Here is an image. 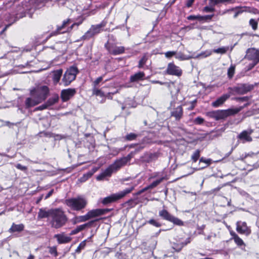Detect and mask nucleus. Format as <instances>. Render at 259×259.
<instances>
[{"instance_id": "f257e3e1", "label": "nucleus", "mask_w": 259, "mask_h": 259, "mask_svg": "<svg viewBox=\"0 0 259 259\" xmlns=\"http://www.w3.org/2000/svg\"><path fill=\"white\" fill-rule=\"evenodd\" d=\"M51 214L50 223L52 228L59 229L63 227L68 221L64 211L61 208H54Z\"/></svg>"}, {"instance_id": "f03ea898", "label": "nucleus", "mask_w": 259, "mask_h": 259, "mask_svg": "<svg viewBox=\"0 0 259 259\" xmlns=\"http://www.w3.org/2000/svg\"><path fill=\"white\" fill-rule=\"evenodd\" d=\"M240 111L239 108L228 109L227 110H218L208 112L206 113L207 116L216 120L224 119L227 117L236 114Z\"/></svg>"}, {"instance_id": "7ed1b4c3", "label": "nucleus", "mask_w": 259, "mask_h": 259, "mask_svg": "<svg viewBox=\"0 0 259 259\" xmlns=\"http://www.w3.org/2000/svg\"><path fill=\"white\" fill-rule=\"evenodd\" d=\"M87 200L81 196L66 199L65 203L71 209L79 211L84 208L87 204Z\"/></svg>"}, {"instance_id": "20e7f679", "label": "nucleus", "mask_w": 259, "mask_h": 259, "mask_svg": "<svg viewBox=\"0 0 259 259\" xmlns=\"http://www.w3.org/2000/svg\"><path fill=\"white\" fill-rule=\"evenodd\" d=\"M106 24V22L103 21L99 24L92 25L89 30L81 37V40H89L94 36L100 33L102 31L103 28Z\"/></svg>"}, {"instance_id": "39448f33", "label": "nucleus", "mask_w": 259, "mask_h": 259, "mask_svg": "<svg viewBox=\"0 0 259 259\" xmlns=\"http://www.w3.org/2000/svg\"><path fill=\"white\" fill-rule=\"evenodd\" d=\"M134 188V186H132L123 191H120L118 193L111 194V195L104 198L102 200V203L104 205H106L118 200L124 197L126 194L130 193Z\"/></svg>"}, {"instance_id": "423d86ee", "label": "nucleus", "mask_w": 259, "mask_h": 259, "mask_svg": "<svg viewBox=\"0 0 259 259\" xmlns=\"http://www.w3.org/2000/svg\"><path fill=\"white\" fill-rule=\"evenodd\" d=\"M49 93V88L47 86H42L32 90L30 95L40 103L47 98Z\"/></svg>"}, {"instance_id": "0eeeda50", "label": "nucleus", "mask_w": 259, "mask_h": 259, "mask_svg": "<svg viewBox=\"0 0 259 259\" xmlns=\"http://www.w3.org/2000/svg\"><path fill=\"white\" fill-rule=\"evenodd\" d=\"M78 70L75 66H71L65 71L62 82L64 85H69L72 81L75 79Z\"/></svg>"}, {"instance_id": "6e6552de", "label": "nucleus", "mask_w": 259, "mask_h": 259, "mask_svg": "<svg viewBox=\"0 0 259 259\" xmlns=\"http://www.w3.org/2000/svg\"><path fill=\"white\" fill-rule=\"evenodd\" d=\"M159 215L163 220L172 223L174 225L179 226H184V222L182 220L171 215L166 209L160 210Z\"/></svg>"}, {"instance_id": "1a4fd4ad", "label": "nucleus", "mask_w": 259, "mask_h": 259, "mask_svg": "<svg viewBox=\"0 0 259 259\" xmlns=\"http://www.w3.org/2000/svg\"><path fill=\"white\" fill-rule=\"evenodd\" d=\"M253 88V86L252 85L248 84H239L237 86L229 88L228 90L231 94H234V93H235L237 94L243 95L252 90Z\"/></svg>"}, {"instance_id": "9d476101", "label": "nucleus", "mask_w": 259, "mask_h": 259, "mask_svg": "<svg viewBox=\"0 0 259 259\" xmlns=\"http://www.w3.org/2000/svg\"><path fill=\"white\" fill-rule=\"evenodd\" d=\"M71 22L70 19H67L63 21L61 26H57L56 31L53 32V34L55 35L60 33H64L65 32H70L74 27H77L81 23H74L70 27H68L67 30L61 32V31L65 29L68 25H69Z\"/></svg>"}, {"instance_id": "9b49d317", "label": "nucleus", "mask_w": 259, "mask_h": 259, "mask_svg": "<svg viewBox=\"0 0 259 259\" xmlns=\"http://www.w3.org/2000/svg\"><path fill=\"white\" fill-rule=\"evenodd\" d=\"M245 58L249 60L252 61V67H254L259 62V50L254 48L248 49L246 51Z\"/></svg>"}, {"instance_id": "f8f14e48", "label": "nucleus", "mask_w": 259, "mask_h": 259, "mask_svg": "<svg viewBox=\"0 0 259 259\" xmlns=\"http://www.w3.org/2000/svg\"><path fill=\"white\" fill-rule=\"evenodd\" d=\"M253 132V130L251 128L243 131L238 135L237 138L240 140L242 143L250 142L252 141L251 135Z\"/></svg>"}, {"instance_id": "ddd939ff", "label": "nucleus", "mask_w": 259, "mask_h": 259, "mask_svg": "<svg viewBox=\"0 0 259 259\" xmlns=\"http://www.w3.org/2000/svg\"><path fill=\"white\" fill-rule=\"evenodd\" d=\"M236 231L240 234L248 236L251 233L250 228L245 222L238 221L236 223Z\"/></svg>"}, {"instance_id": "4468645a", "label": "nucleus", "mask_w": 259, "mask_h": 259, "mask_svg": "<svg viewBox=\"0 0 259 259\" xmlns=\"http://www.w3.org/2000/svg\"><path fill=\"white\" fill-rule=\"evenodd\" d=\"M105 47L109 53L114 55H119L124 52V48L123 47H116L113 44H109L108 42L105 44Z\"/></svg>"}, {"instance_id": "2eb2a0df", "label": "nucleus", "mask_w": 259, "mask_h": 259, "mask_svg": "<svg viewBox=\"0 0 259 259\" xmlns=\"http://www.w3.org/2000/svg\"><path fill=\"white\" fill-rule=\"evenodd\" d=\"M165 71L167 74L177 76H180L182 74V70L173 63H169L168 64Z\"/></svg>"}, {"instance_id": "dca6fc26", "label": "nucleus", "mask_w": 259, "mask_h": 259, "mask_svg": "<svg viewBox=\"0 0 259 259\" xmlns=\"http://www.w3.org/2000/svg\"><path fill=\"white\" fill-rule=\"evenodd\" d=\"M76 92V90L72 88L62 90L61 92V98L62 101L67 102L74 96Z\"/></svg>"}, {"instance_id": "f3484780", "label": "nucleus", "mask_w": 259, "mask_h": 259, "mask_svg": "<svg viewBox=\"0 0 259 259\" xmlns=\"http://www.w3.org/2000/svg\"><path fill=\"white\" fill-rule=\"evenodd\" d=\"M115 172L113 168L111 165H110L108 168H107L104 171H103L102 173L99 174L97 177V180L98 181H102L104 180L105 177H110L113 172Z\"/></svg>"}, {"instance_id": "a211bd4d", "label": "nucleus", "mask_w": 259, "mask_h": 259, "mask_svg": "<svg viewBox=\"0 0 259 259\" xmlns=\"http://www.w3.org/2000/svg\"><path fill=\"white\" fill-rule=\"evenodd\" d=\"M230 92L229 93L224 94L219 98H218L215 101L213 102L212 105L213 107H217L222 105L229 97H230Z\"/></svg>"}, {"instance_id": "6ab92c4d", "label": "nucleus", "mask_w": 259, "mask_h": 259, "mask_svg": "<svg viewBox=\"0 0 259 259\" xmlns=\"http://www.w3.org/2000/svg\"><path fill=\"white\" fill-rule=\"evenodd\" d=\"M183 114V110L181 106H179L175 108L171 112V116L175 118L176 120H179L182 117Z\"/></svg>"}, {"instance_id": "aec40b11", "label": "nucleus", "mask_w": 259, "mask_h": 259, "mask_svg": "<svg viewBox=\"0 0 259 259\" xmlns=\"http://www.w3.org/2000/svg\"><path fill=\"white\" fill-rule=\"evenodd\" d=\"M54 238H56L58 243L63 244L69 242L71 240V238L69 236H65L63 234H55Z\"/></svg>"}, {"instance_id": "412c9836", "label": "nucleus", "mask_w": 259, "mask_h": 259, "mask_svg": "<svg viewBox=\"0 0 259 259\" xmlns=\"http://www.w3.org/2000/svg\"><path fill=\"white\" fill-rule=\"evenodd\" d=\"M53 211L54 209H50L48 210H46L42 208H40L38 213V218L39 219L50 218L51 219L52 216L51 214Z\"/></svg>"}, {"instance_id": "4be33fe9", "label": "nucleus", "mask_w": 259, "mask_h": 259, "mask_svg": "<svg viewBox=\"0 0 259 259\" xmlns=\"http://www.w3.org/2000/svg\"><path fill=\"white\" fill-rule=\"evenodd\" d=\"M126 162L124 159L121 158L116 160L113 164H111L116 172L121 167L124 166L126 164Z\"/></svg>"}, {"instance_id": "5701e85b", "label": "nucleus", "mask_w": 259, "mask_h": 259, "mask_svg": "<svg viewBox=\"0 0 259 259\" xmlns=\"http://www.w3.org/2000/svg\"><path fill=\"white\" fill-rule=\"evenodd\" d=\"M106 212L105 209H96L89 211L88 213L90 219L95 218L104 214Z\"/></svg>"}, {"instance_id": "b1692460", "label": "nucleus", "mask_w": 259, "mask_h": 259, "mask_svg": "<svg viewBox=\"0 0 259 259\" xmlns=\"http://www.w3.org/2000/svg\"><path fill=\"white\" fill-rule=\"evenodd\" d=\"M230 235L232 236L231 239H233L235 243L239 246H241L242 245L245 246L244 242L243 240L240 238L239 236L236 234L234 232L231 231Z\"/></svg>"}, {"instance_id": "393cba45", "label": "nucleus", "mask_w": 259, "mask_h": 259, "mask_svg": "<svg viewBox=\"0 0 259 259\" xmlns=\"http://www.w3.org/2000/svg\"><path fill=\"white\" fill-rule=\"evenodd\" d=\"M39 103L37 101L35 98H26L25 101V106L26 108H29L30 107L34 106Z\"/></svg>"}, {"instance_id": "a878e982", "label": "nucleus", "mask_w": 259, "mask_h": 259, "mask_svg": "<svg viewBox=\"0 0 259 259\" xmlns=\"http://www.w3.org/2000/svg\"><path fill=\"white\" fill-rule=\"evenodd\" d=\"M63 70L61 69L54 70L52 72L53 80L54 83H58L60 80V78L62 75Z\"/></svg>"}, {"instance_id": "bb28decb", "label": "nucleus", "mask_w": 259, "mask_h": 259, "mask_svg": "<svg viewBox=\"0 0 259 259\" xmlns=\"http://www.w3.org/2000/svg\"><path fill=\"white\" fill-rule=\"evenodd\" d=\"M145 77V73L143 72H138L135 74L131 76L130 81L131 82H136L143 80Z\"/></svg>"}, {"instance_id": "cd10ccee", "label": "nucleus", "mask_w": 259, "mask_h": 259, "mask_svg": "<svg viewBox=\"0 0 259 259\" xmlns=\"http://www.w3.org/2000/svg\"><path fill=\"white\" fill-rule=\"evenodd\" d=\"M26 2H25L24 3H22V6H19L17 7V13L16 14L17 17L20 18L26 16V11L27 9L24 7V5H26Z\"/></svg>"}, {"instance_id": "c85d7f7f", "label": "nucleus", "mask_w": 259, "mask_h": 259, "mask_svg": "<svg viewBox=\"0 0 259 259\" xmlns=\"http://www.w3.org/2000/svg\"><path fill=\"white\" fill-rule=\"evenodd\" d=\"M24 226L23 224L16 225L13 223L9 229L10 232H21L23 230Z\"/></svg>"}, {"instance_id": "c756f323", "label": "nucleus", "mask_w": 259, "mask_h": 259, "mask_svg": "<svg viewBox=\"0 0 259 259\" xmlns=\"http://www.w3.org/2000/svg\"><path fill=\"white\" fill-rule=\"evenodd\" d=\"M59 96L57 94L53 95L51 98H49V100L46 102L47 105L48 107L51 106L56 103H57L59 101Z\"/></svg>"}, {"instance_id": "7c9ffc66", "label": "nucleus", "mask_w": 259, "mask_h": 259, "mask_svg": "<svg viewBox=\"0 0 259 259\" xmlns=\"http://www.w3.org/2000/svg\"><path fill=\"white\" fill-rule=\"evenodd\" d=\"M157 243V241L155 238H151L147 242L148 244V248L149 250H154L156 248Z\"/></svg>"}, {"instance_id": "2f4dec72", "label": "nucleus", "mask_w": 259, "mask_h": 259, "mask_svg": "<svg viewBox=\"0 0 259 259\" xmlns=\"http://www.w3.org/2000/svg\"><path fill=\"white\" fill-rule=\"evenodd\" d=\"M235 0H209L212 6L217 5L220 3H232Z\"/></svg>"}, {"instance_id": "473e14b6", "label": "nucleus", "mask_w": 259, "mask_h": 259, "mask_svg": "<svg viewBox=\"0 0 259 259\" xmlns=\"http://www.w3.org/2000/svg\"><path fill=\"white\" fill-rule=\"evenodd\" d=\"M175 57L180 60H189L191 57L185 55L181 52L176 53L175 54Z\"/></svg>"}, {"instance_id": "72a5a7b5", "label": "nucleus", "mask_w": 259, "mask_h": 259, "mask_svg": "<svg viewBox=\"0 0 259 259\" xmlns=\"http://www.w3.org/2000/svg\"><path fill=\"white\" fill-rule=\"evenodd\" d=\"M183 247H184L183 245L182 244V242H181V243L174 242L172 244V249H174L176 251H177V252L180 251Z\"/></svg>"}, {"instance_id": "f704fd0d", "label": "nucleus", "mask_w": 259, "mask_h": 259, "mask_svg": "<svg viewBox=\"0 0 259 259\" xmlns=\"http://www.w3.org/2000/svg\"><path fill=\"white\" fill-rule=\"evenodd\" d=\"M93 94L101 97L105 96V95L104 94V92H102L101 90L98 89L96 87H93Z\"/></svg>"}, {"instance_id": "c9c22d12", "label": "nucleus", "mask_w": 259, "mask_h": 259, "mask_svg": "<svg viewBox=\"0 0 259 259\" xmlns=\"http://www.w3.org/2000/svg\"><path fill=\"white\" fill-rule=\"evenodd\" d=\"M164 179H165V178L164 177H162L159 178V179L154 181L150 185H149V188H151L152 189L153 188L156 187L160 183H161Z\"/></svg>"}, {"instance_id": "e433bc0d", "label": "nucleus", "mask_w": 259, "mask_h": 259, "mask_svg": "<svg viewBox=\"0 0 259 259\" xmlns=\"http://www.w3.org/2000/svg\"><path fill=\"white\" fill-rule=\"evenodd\" d=\"M148 59V57L147 55L145 54L142 57L141 59L139 61V65H138V67L139 68H141L143 67L144 65L146 63Z\"/></svg>"}, {"instance_id": "4c0bfd02", "label": "nucleus", "mask_w": 259, "mask_h": 259, "mask_svg": "<svg viewBox=\"0 0 259 259\" xmlns=\"http://www.w3.org/2000/svg\"><path fill=\"white\" fill-rule=\"evenodd\" d=\"M138 136V135L131 133L127 134L124 137V139L126 141H133V140H135L137 138Z\"/></svg>"}, {"instance_id": "58836bf2", "label": "nucleus", "mask_w": 259, "mask_h": 259, "mask_svg": "<svg viewBox=\"0 0 259 259\" xmlns=\"http://www.w3.org/2000/svg\"><path fill=\"white\" fill-rule=\"evenodd\" d=\"M200 151L198 149L194 151L192 155L191 156V159L193 162H195L197 161L200 157Z\"/></svg>"}, {"instance_id": "ea45409f", "label": "nucleus", "mask_w": 259, "mask_h": 259, "mask_svg": "<svg viewBox=\"0 0 259 259\" xmlns=\"http://www.w3.org/2000/svg\"><path fill=\"white\" fill-rule=\"evenodd\" d=\"M211 53H212V52L211 51H206L205 52H202V53H200L199 54H198L196 56V58H205V57H207L211 55Z\"/></svg>"}, {"instance_id": "a19ab883", "label": "nucleus", "mask_w": 259, "mask_h": 259, "mask_svg": "<svg viewBox=\"0 0 259 259\" xmlns=\"http://www.w3.org/2000/svg\"><path fill=\"white\" fill-rule=\"evenodd\" d=\"M235 67L234 65H231L228 69V76L229 78H231L235 73Z\"/></svg>"}, {"instance_id": "79ce46f5", "label": "nucleus", "mask_w": 259, "mask_h": 259, "mask_svg": "<svg viewBox=\"0 0 259 259\" xmlns=\"http://www.w3.org/2000/svg\"><path fill=\"white\" fill-rule=\"evenodd\" d=\"M228 49V47H222V48H218L217 49H214L213 50V52L215 53L223 54H225L226 53Z\"/></svg>"}, {"instance_id": "37998d69", "label": "nucleus", "mask_w": 259, "mask_h": 259, "mask_svg": "<svg viewBox=\"0 0 259 259\" xmlns=\"http://www.w3.org/2000/svg\"><path fill=\"white\" fill-rule=\"evenodd\" d=\"M94 222V221H91L88 223L78 226L76 227V228L77 229L79 232H80L81 231L84 230L87 226H91Z\"/></svg>"}, {"instance_id": "c03bdc74", "label": "nucleus", "mask_w": 259, "mask_h": 259, "mask_svg": "<svg viewBox=\"0 0 259 259\" xmlns=\"http://www.w3.org/2000/svg\"><path fill=\"white\" fill-rule=\"evenodd\" d=\"M76 219L78 222H83L90 219L88 213L85 215L79 216Z\"/></svg>"}, {"instance_id": "a18cd8bd", "label": "nucleus", "mask_w": 259, "mask_h": 259, "mask_svg": "<svg viewBox=\"0 0 259 259\" xmlns=\"http://www.w3.org/2000/svg\"><path fill=\"white\" fill-rule=\"evenodd\" d=\"M86 243L85 241H82L78 246L77 247V248L75 250V253H79L80 252L81 250L84 249V247L85 246Z\"/></svg>"}, {"instance_id": "49530a36", "label": "nucleus", "mask_w": 259, "mask_h": 259, "mask_svg": "<svg viewBox=\"0 0 259 259\" xmlns=\"http://www.w3.org/2000/svg\"><path fill=\"white\" fill-rule=\"evenodd\" d=\"M249 24L252 27V28L255 30L257 28V22L253 19H251L249 20Z\"/></svg>"}, {"instance_id": "de8ad7c7", "label": "nucleus", "mask_w": 259, "mask_h": 259, "mask_svg": "<svg viewBox=\"0 0 259 259\" xmlns=\"http://www.w3.org/2000/svg\"><path fill=\"white\" fill-rule=\"evenodd\" d=\"M203 18L202 16L200 15L195 16V15H190L187 17V19L189 20H202Z\"/></svg>"}, {"instance_id": "09e8293b", "label": "nucleus", "mask_w": 259, "mask_h": 259, "mask_svg": "<svg viewBox=\"0 0 259 259\" xmlns=\"http://www.w3.org/2000/svg\"><path fill=\"white\" fill-rule=\"evenodd\" d=\"M204 120L201 117H197L194 120V123L196 124H201L203 123Z\"/></svg>"}, {"instance_id": "8fccbe9b", "label": "nucleus", "mask_w": 259, "mask_h": 259, "mask_svg": "<svg viewBox=\"0 0 259 259\" xmlns=\"http://www.w3.org/2000/svg\"><path fill=\"white\" fill-rule=\"evenodd\" d=\"M148 223H149L151 225H152L156 227H159L161 226V224L155 221L154 219H151L148 222Z\"/></svg>"}, {"instance_id": "3c124183", "label": "nucleus", "mask_w": 259, "mask_h": 259, "mask_svg": "<svg viewBox=\"0 0 259 259\" xmlns=\"http://www.w3.org/2000/svg\"><path fill=\"white\" fill-rule=\"evenodd\" d=\"M165 84L164 85H166L167 88L169 89V90L170 91L171 93H172V88L175 87V83L173 82H164Z\"/></svg>"}, {"instance_id": "603ef678", "label": "nucleus", "mask_w": 259, "mask_h": 259, "mask_svg": "<svg viewBox=\"0 0 259 259\" xmlns=\"http://www.w3.org/2000/svg\"><path fill=\"white\" fill-rule=\"evenodd\" d=\"M15 167L19 169V170H21L22 171H26L27 169V168L26 166H23L20 163H18L16 165H15Z\"/></svg>"}, {"instance_id": "864d4df0", "label": "nucleus", "mask_w": 259, "mask_h": 259, "mask_svg": "<svg viewBox=\"0 0 259 259\" xmlns=\"http://www.w3.org/2000/svg\"><path fill=\"white\" fill-rule=\"evenodd\" d=\"M210 161H211V160L208 159H204L203 158H201L200 159V160H199V162L201 163V162H204L205 163L206 165L205 166H203V167H202V168H204V167H205L206 166H207L208 165L210 164Z\"/></svg>"}, {"instance_id": "5fc2aeb1", "label": "nucleus", "mask_w": 259, "mask_h": 259, "mask_svg": "<svg viewBox=\"0 0 259 259\" xmlns=\"http://www.w3.org/2000/svg\"><path fill=\"white\" fill-rule=\"evenodd\" d=\"M175 54H176V52H175V51H168V52H167L165 53V56L166 57V58H170L172 56L175 55Z\"/></svg>"}, {"instance_id": "6e6d98bb", "label": "nucleus", "mask_w": 259, "mask_h": 259, "mask_svg": "<svg viewBox=\"0 0 259 259\" xmlns=\"http://www.w3.org/2000/svg\"><path fill=\"white\" fill-rule=\"evenodd\" d=\"M103 80V77L100 76L97 78L93 82L94 87H96L98 84Z\"/></svg>"}, {"instance_id": "4d7b16f0", "label": "nucleus", "mask_w": 259, "mask_h": 259, "mask_svg": "<svg viewBox=\"0 0 259 259\" xmlns=\"http://www.w3.org/2000/svg\"><path fill=\"white\" fill-rule=\"evenodd\" d=\"M49 252L51 254H54L55 256L57 255V251L55 247H51Z\"/></svg>"}, {"instance_id": "13d9d810", "label": "nucleus", "mask_w": 259, "mask_h": 259, "mask_svg": "<svg viewBox=\"0 0 259 259\" xmlns=\"http://www.w3.org/2000/svg\"><path fill=\"white\" fill-rule=\"evenodd\" d=\"M214 10L212 7L206 6L204 8V11L206 12H212Z\"/></svg>"}, {"instance_id": "bf43d9fd", "label": "nucleus", "mask_w": 259, "mask_h": 259, "mask_svg": "<svg viewBox=\"0 0 259 259\" xmlns=\"http://www.w3.org/2000/svg\"><path fill=\"white\" fill-rule=\"evenodd\" d=\"M132 157V154H130L127 156L123 157H122V158L123 159H125V162H126V163H127L128 162H129L131 160Z\"/></svg>"}, {"instance_id": "052dcab7", "label": "nucleus", "mask_w": 259, "mask_h": 259, "mask_svg": "<svg viewBox=\"0 0 259 259\" xmlns=\"http://www.w3.org/2000/svg\"><path fill=\"white\" fill-rule=\"evenodd\" d=\"M196 103V100H194L191 102V105L188 108V110H193L195 106V104Z\"/></svg>"}, {"instance_id": "680f3d73", "label": "nucleus", "mask_w": 259, "mask_h": 259, "mask_svg": "<svg viewBox=\"0 0 259 259\" xmlns=\"http://www.w3.org/2000/svg\"><path fill=\"white\" fill-rule=\"evenodd\" d=\"M194 0H188L186 3V6L188 8L192 6Z\"/></svg>"}, {"instance_id": "e2e57ef3", "label": "nucleus", "mask_w": 259, "mask_h": 259, "mask_svg": "<svg viewBox=\"0 0 259 259\" xmlns=\"http://www.w3.org/2000/svg\"><path fill=\"white\" fill-rule=\"evenodd\" d=\"M48 106L47 105V104L46 103L43 105H41V106H39L38 107V109H39V110H44V109H45L47 108H48Z\"/></svg>"}, {"instance_id": "0e129e2a", "label": "nucleus", "mask_w": 259, "mask_h": 259, "mask_svg": "<svg viewBox=\"0 0 259 259\" xmlns=\"http://www.w3.org/2000/svg\"><path fill=\"white\" fill-rule=\"evenodd\" d=\"M191 242V240L190 238H188L186 239L185 242H182V244L183 245V247L186 246L187 244Z\"/></svg>"}, {"instance_id": "69168bd1", "label": "nucleus", "mask_w": 259, "mask_h": 259, "mask_svg": "<svg viewBox=\"0 0 259 259\" xmlns=\"http://www.w3.org/2000/svg\"><path fill=\"white\" fill-rule=\"evenodd\" d=\"M79 232L77 230V229L76 228L75 229L72 230L70 233V235H73L77 234Z\"/></svg>"}, {"instance_id": "338daca9", "label": "nucleus", "mask_w": 259, "mask_h": 259, "mask_svg": "<svg viewBox=\"0 0 259 259\" xmlns=\"http://www.w3.org/2000/svg\"><path fill=\"white\" fill-rule=\"evenodd\" d=\"M53 192H54V190H53V189L51 190V191H50L49 192V193L47 194V195L46 196L45 199H46L48 198L49 197H50L52 195Z\"/></svg>"}, {"instance_id": "774afa93", "label": "nucleus", "mask_w": 259, "mask_h": 259, "mask_svg": "<svg viewBox=\"0 0 259 259\" xmlns=\"http://www.w3.org/2000/svg\"><path fill=\"white\" fill-rule=\"evenodd\" d=\"M92 175H92V173H91V172H90V171H89V172H88L87 173H86V174H84V176H85V177L87 178V179H88L89 178H90V177H91Z\"/></svg>"}]
</instances>
